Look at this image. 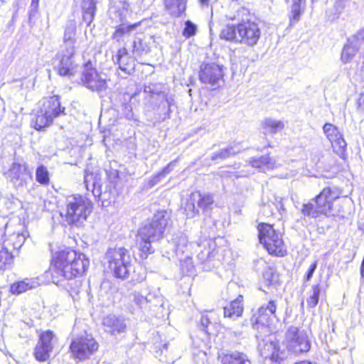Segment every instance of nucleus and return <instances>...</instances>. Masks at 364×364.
Listing matches in <instances>:
<instances>
[{
    "instance_id": "nucleus-1",
    "label": "nucleus",
    "mask_w": 364,
    "mask_h": 364,
    "mask_svg": "<svg viewBox=\"0 0 364 364\" xmlns=\"http://www.w3.org/2000/svg\"><path fill=\"white\" fill-rule=\"evenodd\" d=\"M89 265V259L82 253L68 248L57 252L53 256L50 269L53 281L58 284L63 279L72 280L82 276Z\"/></svg>"
},
{
    "instance_id": "nucleus-2",
    "label": "nucleus",
    "mask_w": 364,
    "mask_h": 364,
    "mask_svg": "<svg viewBox=\"0 0 364 364\" xmlns=\"http://www.w3.org/2000/svg\"><path fill=\"white\" fill-rule=\"evenodd\" d=\"M341 194V190L336 186L324 188L312 202L303 205L301 213L304 215L312 218L319 217L321 215L344 218V214L346 213V206L350 203L348 199L345 198V201L342 202L338 210L333 204L334 200L339 198Z\"/></svg>"
},
{
    "instance_id": "nucleus-3",
    "label": "nucleus",
    "mask_w": 364,
    "mask_h": 364,
    "mask_svg": "<svg viewBox=\"0 0 364 364\" xmlns=\"http://www.w3.org/2000/svg\"><path fill=\"white\" fill-rule=\"evenodd\" d=\"M169 219V214L167 211H158L154 214L151 222L139 229L136 235V245L141 259H146L149 255L154 252L151 243L163 237Z\"/></svg>"
},
{
    "instance_id": "nucleus-4",
    "label": "nucleus",
    "mask_w": 364,
    "mask_h": 364,
    "mask_svg": "<svg viewBox=\"0 0 364 364\" xmlns=\"http://www.w3.org/2000/svg\"><path fill=\"white\" fill-rule=\"evenodd\" d=\"M261 36L259 25L250 20L235 24L228 23L221 30L220 38L228 41L255 46Z\"/></svg>"
},
{
    "instance_id": "nucleus-5",
    "label": "nucleus",
    "mask_w": 364,
    "mask_h": 364,
    "mask_svg": "<svg viewBox=\"0 0 364 364\" xmlns=\"http://www.w3.org/2000/svg\"><path fill=\"white\" fill-rule=\"evenodd\" d=\"M108 179L110 181L109 184L102 185L101 173L99 171L95 172H90L88 169L85 171L84 183L87 191H91L95 198L101 200L104 205L106 202L111 203L114 199L115 183L118 179V171L117 170L107 171Z\"/></svg>"
},
{
    "instance_id": "nucleus-6",
    "label": "nucleus",
    "mask_w": 364,
    "mask_h": 364,
    "mask_svg": "<svg viewBox=\"0 0 364 364\" xmlns=\"http://www.w3.org/2000/svg\"><path fill=\"white\" fill-rule=\"evenodd\" d=\"M65 108L61 106L60 97L53 95L43 100L32 123L36 130L49 127L53 120L65 115Z\"/></svg>"
},
{
    "instance_id": "nucleus-7",
    "label": "nucleus",
    "mask_w": 364,
    "mask_h": 364,
    "mask_svg": "<svg viewBox=\"0 0 364 364\" xmlns=\"http://www.w3.org/2000/svg\"><path fill=\"white\" fill-rule=\"evenodd\" d=\"M92 203L81 196H71L66 200L65 220L69 225H80L92 212Z\"/></svg>"
},
{
    "instance_id": "nucleus-8",
    "label": "nucleus",
    "mask_w": 364,
    "mask_h": 364,
    "mask_svg": "<svg viewBox=\"0 0 364 364\" xmlns=\"http://www.w3.org/2000/svg\"><path fill=\"white\" fill-rule=\"evenodd\" d=\"M108 268L116 278L124 279L128 277L132 259L128 250L124 247L109 248L105 255Z\"/></svg>"
},
{
    "instance_id": "nucleus-9",
    "label": "nucleus",
    "mask_w": 364,
    "mask_h": 364,
    "mask_svg": "<svg viewBox=\"0 0 364 364\" xmlns=\"http://www.w3.org/2000/svg\"><path fill=\"white\" fill-rule=\"evenodd\" d=\"M259 239L261 244L267 249L270 255L283 257L287 250L282 236L279 231H276L272 225L267 223H260L258 225Z\"/></svg>"
},
{
    "instance_id": "nucleus-10",
    "label": "nucleus",
    "mask_w": 364,
    "mask_h": 364,
    "mask_svg": "<svg viewBox=\"0 0 364 364\" xmlns=\"http://www.w3.org/2000/svg\"><path fill=\"white\" fill-rule=\"evenodd\" d=\"M98 348L97 342L90 335L74 338L70 346L73 356L80 360L89 358L98 350Z\"/></svg>"
},
{
    "instance_id": "nucleus-11",
    "label": "nucleus",
    "mask_w": 364,
    "mask_h": 364,
    "mask_svg": "<svg viewBox=\"0 0 364 364\" xmlns=\"http://www.w3.org/2000/svg\"><path fill=\"white\" fill-rule=\"evenodd\" d=\"M81 81L86 88L100 95L107 89L106 79L92 68L90 63L85 64L81 74Z\"/></svg>"
},
{
    "instance_id": "nucleus-12",
    "label": "nucleus",
    "mask_w": 364,
    "mask_h": 364,
    "mask_svg": "<svg viewBox=\"0 0 364 364\" xmlns=\"http://www.w3.org/2000/svg\"><path fill=\"white\" fill-rule=\"evenodd\" d=\"M285 342L288 351L296 354L307 352L311 347L306 334L293 326H290L286 333Z\"/></svg>"
},
{
    "instance_id": "nucleus-13",
    "label": "nucleus",
    "mask_w": 364,
    "mask_h": 364,
    "mask_svg": "<svg viewBox=\"0 0 364 364\" xmlns=\"http://www.w3.org/2000/svg\"><path fill=\"white\" fill-rule=\"evenodd\" d=\"M4 174L16 188L23 187L32 177L31 171L23 161L11 163Z\"/></svg>"
},
{
    "instance_id": "nucleus-14",
    "label": "nucleus",
    "mask_w": 364,
    "mask_h": 364,
    "mask_svg": "<svg viewBox=\"0 0 364 364\" xmlns=\"http://www.w3.org/2000/svg\"><path fill=\"white\" fill-rule=\"evenodd\" d=\"M277 307V301L272 299L269 300L267 304H262L251 318L253 328L258 330L259 326L262 328L268 327L271 324L273 318L279 321L276 314Z\"/></svg>"
},
{
    "instance_id": "nucleus-15",
    "label": "nucleus",
    "mask_w": 364,
    "mask_h": 364,
    "mask_svg": "<svg viewBox=\"0 0 364 364\" xmlns=\"http://www.w3.org/2000/svg\"><path fill=\"white\" fill-rule=\"evenodd\" d=\"M75 50L70 52V50L68 51L64 48L60 49L57 53L56 59L58 62L54 68L59 75L63 77L74 75L75 73Z\"/></svg>"
},
{
    "instance_id": "nucleus-16",
    "label": "nucleus",
    "mask_w": 364,
    "mask_h": 364,
    "mask_svg": "<svg viewBox=\"0 0 364 364\" xmlns=\"http://www.w3.org/2000/svg\"><path fill=\"white\" fill-rule=\"evenodd\" d=\"M323 131L327 139L331 143L334 151L341 158L345 159V151L347 144L338 127L330 123H326L323 127Z\"/></svg>"
},
{
    "instance_id": "nucleus-17",
    "label": "nucleus",
    "mask_w": 364,
    "mask_h": 364,
    "mask_svg": "<svg viewBox=\"0 0 364 364\" xmlns=\"http://www.w3.org/2000/svg\"><path fill=\"white\" fill-rule=\"evenodd\" d=\"M109 12L112 18H118L119 21L121 22L120 25L116 28L115 31L112 36V38L117 42L122 41L124 36H129L130 33L140 24V23H136L127 25L122 23L126 18L127 13V10L124 8L118 11L115 9H111Z\"/></svg>"
},
{
    "instance_id": "nucleus-18",
    "label": "nucleus",
    "mask_w": 364,
    "mask_h": 364,
    "mask_svg": "<svg viewBox=\"0 0 364 364\" xmlns=\"http://www.w3.org/2000/svg\"><path fill=\"white\" fill-rule=\"evenodd\" d=\"M223 72L221 66L215 63L202 64L199 72V79L204 84L211 86L218 85L223 80Z\"/></svg>"
},
{
    "instance_id": "nucleus-19",
    "label": "nucleus",
    "mask_w": 364,
    "mask_h": 364,
    "mask_svg": "<svg viewBox=\"0 0 364 364\" xmlns=\"http://www.w3.org/2000/svg\"><path fill=\"white\" fill-rule=\"evenodd\" d=\"M114 63L119 65V69L124 73V75L118 73V76L121 78H126L127 75H130L134 71V61L129 55L126 48H119L115 56L113 57Z\"/></svg>"
},
{
    "instance_id": "nucleus-20",
    "label": "nucleus",
    "mask_w": 364,
    "mask_h": 364,
    "mask_svg": "<svg viewBox=\"0 0 364 364\" xmlns=\"http://www.w3.org/2000/svg\"><path fill=\"white\" fill-rule=\"evenodd\" d=\"M260 354L265 359L269 358L275 363H279L287 356L286 350H281L275 341L266 342L260 349Z\"/></svg>"
},
{
    "instance_id": "nucleus-21",
    "label": "nucleus",
    "mask_w": 364,
    "mask_h": 364,
    "mask_svg": "<svg viewBox=\"0 0 364 364\" xmlns=\"http://www.w3.org/2000/svg\"><path fill=\"white\" fill-rule=\"evenodd\" d=\"M152 36H138L134 38L132 43V55L135 59L141 58L151 52V42Z\"/></svg>"
},
{
    "instance_id": "nucleus-22",
    "label": "nucleus",
    "mask_w": 364,
    "mask_h": 364,
    "mask_svg": "<svg viewBox=\"0 0 364 364\" xmlns=\"http://www.w3.org/2000/svg\"><path fill=\"white\" fill-rule=\"evenodd\" d=\"M102 325L105 331L111 335L124 333L127 328L124 320L112 314H109L103 318Z\"/></svg>"
},
{
    "instance_id": "nucleus-23",
    "label": "nucleus",
    "mask_w": 364,
    "mask_h": 364,
    "mask_svg": "<svg viewBox=\"0 0 364 364\" xmlns=\"http://www.w3.org/2000/svg\"><path fill=\"white\" fill-rule=\"evenodd\" d=\"M192 200H196L198 208L200 209L204 213H209L213 209L215 202L213 194L200 191L192 193Z\"/></svg>"
},
{
    "instance_id": "nucleus-24",
    "label": "nucleus",
    "mask_w": 364,
    "mask_h": 364,
    "mask_svg": "<svg viewBox=\"0 0 364 364\" xmlns=\"http://www.w3.org/2000/svg\"><path fill=\"white\" fill-rule=\"evenodd\" d=\"M40 285L37 278H26L23 280L18 281L10 287V291L13 294H20L28 290L35 289Z\"/></svg>"
},
{
    "instance_id": "nucleus-25",
    "label": "nucleus",
    "mask_w": 364,
    "mask_h": 364,
    "mask_svg": "<svg viewBox=\"0 0 364 364\" xmlns=\"http://www.w3.org/2000/svg\"><path fill=\"white\" fill-rule=\"evenodd\" d=\"M171 245L173 246V251L177 255L188 253L189 247L191 245L188 243L187 236L183 232H178L173 236Z\"/></svg>"
},
{
    "instance_id": "nucleus-26",
    "label": "nucleus",
    "mask_w": 364,
    "mask_h": 364,
    "mask_svg": "<svg viewBox=\"0 0 364 364\" xmlns=\"http://www.w3.org/2000/svg\"><path fill=\"white\" fill-rule=\"evenodd\" d=\"M284 123L271 117L264 119L261 122V128L264 135H274L284 129Z\"/></svg>"
},
{
    "instance_id": "nucleus-27",
    "label": "nucleus",
    "mask_w": 364,
    "mask_h": 364,
    "mask_svg": "<svg viewBox=\"0 0 364 364\" xmlns=\"http://www.w3.org/2000/svg\"><path fill=\"white\" fill-rule=\"evenodd\" d=\"M242 302L243 296L239 295L235 300L224 307V316L232 318L240 316L243 312Z\"/></svg>"
},
{
    "instance_id": "nucleus-28",
    "label": "nucleus",
    "mask_w": 364,
    "mask_h": 364,
    "mask_svg": "<svg viewBox=\"0 0 364 364\" xmlns=\"http://www.w3.org/2000/svg\"><path fill=\"white\" fill-rule=\"evenodd\" d=\"M187 0H165V9L173 17L181 16L186 9Z\"/></svg>"
},
{
    "instance_id": "nucleus-29",
    "label": "nucleus",
    "mask_w": 364,
    "mask_h": 364,
    "mask_svg": "<svg viewBox=\"0 0 364 364\" xmlns=\"http://www.w3.org/2000/svg\"><path fill=\"white\" fill-rule=\"evenodd\" d=\"M82 18L83 21L89 26L92 22L96 10H97V1L96 0H82Z\"/></svg>"
},
{
    "instance_id": "nucleus-30",
    "label": "nucleus",
    "mask_w": 364,
    "mask_h": 364,
    "mask_svg": "<svg viewBox=\"0 0 364 364\" xmlns=\"http://www.w3.org/2000/svg\"><path fill=\"white\" fill-rule=\"evenodd\" d=\"M26 238V236L23 232H14L13 233L9 234L8 238L4 241L3 245H4L5 247L9 248L11 251V249L17 250L22 247Z\"/></svg>"
},
{
    "instance_id": "nucleus-31",
    "label": "nucleus",
    "mask_w": 364,
    "mask_h": 364,
    "mask_svg": "<svg viewBox=\"0 0 364 364\" xmlns=\"http://www.w3.org/2000/svg\"><path fill=\"white\" fill-rule=\"evenodd\" d=\"M75 31L76 28L74 23H70L65 28L63 38V44L61 46L60 49L64 48L70 52L75 50Z\"/></svg>"
},
{
    "instance_id": "nucleus-32",
    "label": "nucleus",
    "mask_w": 364,
    "mask_h": 364,
    "mask_svg": "<svg viewBox=\"0 0 364 364\" xmlns=\"http://www.w3.org/2000/svg\"><path fill=\"white\" fill-rule=\"evenodd\" d=\"M222 364H251V361L246 354L235 351L224 355Z\"/></svg>"
},
{
    "instance_id": "nucleus-33",
    "label": "nucleus",
    "mask_w": 364,
    "mask_h": 364,
    "mask_svg": "<svg viewBox=\"0 0 364 364\" xmlns=\"http://www.w3.org/2000/svg\"><path fill=\"white\" fill-rule=\"evenodd\" d=\"M291 11L289 13L290 26L296 23L301 18V14L304 11V3L302 5V0H291Z\"/></svg>"
},
{
    "instance_id": "nucleus-34",
    "label": "nucleus",
    "mask_w": 364,
    "mask_h": 364,
    "mask_svg": "<svg viewBox=\"0 0 364 364\" xmlns=\"http://www.w3.org/2000/svg\"><path fill=\"white\" fill-rule=\"evenodd\" d=\"M131 100L132 96L129 93H119L118 95V100L121 106L122 113L128 119H131L133 117L132 107L130 105Z\"/></svg>"
},
{
    "instance_id": "nucleus-35",
    "label": "nucleus",
    "mask_w": 364,
    "mask_h": 364,
    "mask_svg": "<svg viewBox=\"0 0 364 364\" xmlns=\"http://www.w3.org/2000/svg\"><path fill=\"white\" fill-rule=\"evenodd\" d=\"M159 97L161 99V102L159 106V109L161 110L159 116L157 118L159 121H164L166 118L169 117L171 112V106L172 105L173 100L165 96L164 94H159Z\"/></svg>"
},
{
    "instance_id": "nucleus-36",
    "label": "nucleus",
    "mask_w": 364,
    "mask_h": 364,
    "mask_svg": "<svg viewBox=\"0 0 364 364\" xmlns=\"http://www.w3.org/2000/svg\"><path fill=\"white\" fill-rule=\"evenodd\" d=\"M358 47H356V46H354L349 43L348 41H347V43L343 46V48L341 54V62L344 64L350 63L353 60L357 52L358 51Z\"/></svg>"
},
{
    "instance_id": "nucleus-37",
    "label": "nucleus",
    "mask_w": 364,
    "mask_h": 364,
    "mask_svg": "<svg viewBox=\"0 0 364 364\" xmlns=\"http://www.w3.org/2000/svg\"><path fill=\"white\" fill-rule=\"evenodd\" d=\"M13 257L12 252L4 245L0 244V270L10 265L13 262Z\"/></svg>"
},
{
    "instance_id": "nucleus-38",
    "label": "nucleus",
    "mask_w": 364,
    "mask_h": 364,
    "mask_svg": "<svg viewBox=\"0 0 364 364\" xmlns=\"http://www.w3.org/2000/svg\"><path fill=\"white\" fill-rule=\"evenodd\" d=\"M211 245L215 246V243L211 242L210 240H204L200 244H198L197 247H200L202 245L203 247V250H201L197 255L198 259L203 263L207 261L210 257L212 252H210Z\"/></svg>"
},
{
    "instance_id": "nucleus-39",
    "label": "nucleus",
    "mask_w": 364,
    "mask_h": 364,
    "mask_svg": "<svg viewBox=\"0 0 364 364\" xmlns=\"http://www.w3.org/2000/svg\"><path fill=\"white\" fill-rule=\"evenodd\" d=\"M177 161H171L166 167H165L160 173H157L154 176L148 183L149 187H153L154 186L158 184L161 182V179L164 178L170 171L176 166V162Z\"/></svg>"
},
{
    "instance_id": "nucleus-40",
    "label": "nucleus",
    "mask_w": 364,
    "mask_h": 364,
    "mask_svg": "<svg viewBox=\"0 0 364 364\" xmlns=\"http://www.w3.org/2000/svg\"><path fill=\"white\" fill-rule=\"evenodd\" d=\"M240 152V148L237 146H230L222 149L220 151L215 153L212 159H223L225 158L234 157L235 154Z\"/></svg>"
},
{
    "instance_id": "nucleus-41",
    "label": "nucleus",
    "mask_w": 364,
    "mask_h": 364,
    "mask_svg": "<svg viewBox=\"0 0 364 364\" xmlns=\"http://www.w3.org/2000/svg\"><path fill=\"white\" fill-rule=\"evenodd\" d=\"M51 352L52 350L49 349V347H45L37 343L34 350V355L37 360L40 362H45L50 358Z\"/></svg>"
},
{
    "instance_id": "nucleus-42",
    "label": "nucleus",
    "mask_w": 364,
    "mask_h": 364,
    "mask_svg": "<svg viewBox=\"0 0 364 364\" xmlns=\"http://www.w3.org/2000/svg\"><path fill=\"white\" fill-rule=\"evenodd\" d=\"M263 278L267 285H274L277 283L279 280V276L273 267H267L263 272Z\"/></svg>"
},
{
    "instance_id": "nucleus-43",
    "label": "nucleus",
    "mask_w": 364,
    "mask_h": 364,
    "mask_svg": "<svg viewBox=\"0 0 364 364\" xmlns=\"http://www.w3.org/2000/svg\"><path fill=\"white\" fill-rule=\"evenodd\" d=\"M36 181L42 185L48 184L49 183L50 178L47 168L43 165L39 166L36 168Z\"/></svg>"
},
{
    "instance_id": "nucleus-44",
    "label": "nucleus",
    "mask_w": 364,
    "mask_h": 364,
    "mask_svg": "<svg viewBox=\"0 0 364 364\" xmlns=\"http://www.w3.org/2000/svg\"><path fill=\"white\" fill-rule=\"evenodd\" d=\"M196 200H192V193L190 195L186 203L185 204L184 211L188 218H194L198 214L199 208L196 206Z\"/></svg>"
},
{
    "instance_id": "nucleus-45",
    "label": "nucleus",
    "mask_w": 364,
    "mask_h": 364,
    "mask_svg": "<svg viewBox=\"0 0 364 364\" xmlns=\"http://www.w3.org/2000/svg\"><path fill=\"white\" fill-rule=\"evenodd\" d=\"M54 334L51 331H46L40 335L38 343L45 347H49V349L53 350V340Z\"/></svg>"
},
{
    "instance_id": "nucleus-46",
    "label": "nucleus",
    "mask_w": 364,
    "mask_h": 364,
    "mask_svg": "<svg viewBox=\"0 0 364 364\" xmlns=\"http://www.w3.org/2000/svg\"><path fill=\"white\" fill-rule=\"evenodd\" d=\"M319 284L312 286V294L307 299L306 303L309 308H314L318 303L320 295Z\"/></svg>"
},
{
    "instance_id": "nucleus-47",
    "label": "nucleus",
    "mask_w": 364,
    "mask_h": 364,
    "mask_svg": "<svg viewBox=\"0 0 364 364\" xmlns=\"http://www.w3.org/2000/svg\"><path fill=\"white\" fill-rule=\"evenodd\" d=\"M133 301L141 309H149L151 308V300L147 297L143 296L139 293L133 294Z\"/></svg>"
},
{
    "instance_id": "nucleus-48",
    "label": "nucleus",
    "mask_w": 364,
    "mask_h": 364,
    "mask_svg": "<svg viewBox=\"0 0 364 364\" xmlns=\"http://www.w3.org/2000/svg\"><path fill=\"white\" fill-rule=\"evenodd\" d=\"M198 26L191 21L188 20L185 22V26L182 34L186 38H189L196 34Z\"/></svg>"
},
{
    "instance_id": "nucleus-49",
    "label": "nucleus",
    "mask_w": 364,
    "mask_h": 364,
    "mask_svg": "<svg viewBox=\"0 0 364 364\" xmlns=\"http://www.w3.org/2000/svg\"><path fill=\"white\" fill-rule=\"evenodd\" d=\"M272 162L273 161H248V164L261 171H265L267 168L272 167Z\"/></svg>"
},
{
    "instance_id": "nucleus-50",
    "label": "nucleus",
    "mask_w": 364,
    "mask_h": 364,
    "mask_svg": "<svg viewBox=\"0 0 364 364\" xmlns=\"http://www.w3.org/2000/svg\"><path fill=\"white\" fill-rule=\"evenodd\" d=\"M348 41L360 48L362 43L364 42V28L359 30L356 34L349 38Z\"/></svg>"
},
{
    "instance_id": "nucleus-51",
    "label": "nucleus",
    "mask_w": 364,
    "mask_h": 364,
    "mask_svg": "<svg viewBox=\"0 0 364 364\" xmlns=\"http://www.w3.org/2000/svg\"><path fill=\"white\" fill-rule=\"evenodd\" d=\"M339 171L338 167L333 166L331 167V170H326L325 172L319 173L318 171H316L315 172H310L309 174L313 176H321L325 178H331L335 176Z\"/></svg>"
},
{
    "instance_id": "nucleus-52",
    "label": "nucleus",
    "mask_w": 364,
    "mask_h": 364,
    "mask_svg": "<svg viewBox=\"0 0 364 364\" xmlns=\"http://www.w3.org/2000/svg\"><path fill=\"white\" fill-rule=\"evenodd\" d=\"M181 260V265L183 269H184L185 264L186 265V273H191L193 269V265L192 262V259L191 257H189L188 255H186L184 259H180Z\"/></svg>"
},
{
    "instance_id": "nucleus-53",
    "label": "nucleus",
    "mask_w": 364,
    "mask_h": 364,
    "mask_svg": "<svg viewBox=\"0 0 364 364\" xmlns=\"http://www.w3.org/2000/svg\"><path fill=\"white\" fill-rule=\"evenodd\" d=\"M316 267H317V261L316 260V261H314V262H313L310 265V267L304 277V279L305 282H309L311 279V277H312L315 270L316 269Z\"/></svg>"
},
{
    "instance_id": "nucleus-54",
    "label": "nucleus",
    "mask_w": 364,
    "mask_h": 364,
    "mask_svg": "<svg viewBox=\"0 0 364 364\" xmlns=\"http://www.w3.org/2000/svg\"><path fill=\"white\" fill-rule=\"evenodd\" d=\"M200 326L203 328H202L203 331L208 333L207 328L210 323L209 316L208 315H202V316L200 318Z\"/></svg>"
},
{
    "instance_id": "nucleus-55",
    "label": "nucleus",
    "mask_w": 364,
    "mask_h": 364,
    "mask_svg": "<svg viewBox=\"0 0 364 364\" xmlns=\"http://www.w3.org/2000/svg\"><path fill=\"white\" fill-rule=\"evenodd\" d=\"M39 0H31V9L29 11V16L31 18L33 15L36 12L38 6Z\"/></svg>"
},
{
    "instance_id": "nucleus-56",
    "label": "nucleus",
    "mask_w": 364,
    "mask_h": 364,
    "mask_svg": "<svg viewBox=\"0 0 364 364\" xmlns=\"http://www.w3.org/2000/svg\"><path fill=\"white\" fill-rule=\"evenodd\" d=\"M210 0H200L202 5H208Z\"/></svg>"
},
{
    "instance_id": "nucleus-57",
    "label": "nucleus",
    "mask_w": 364,
    "mask_h": 364,
    "mask_svg": "<svg viewBox=\"0 0 364 364\" xmlns=\"http://www.w3.org/2000/svg\"><path fill=\"white\" fill-rule=\"evenodd\" d=\"M320 162H321V164H323L322 161L318 160V162L316 163V165H318Z\"/></svg>"
},
{
    "instance_id": "nucleus-58",
    "label": "nucleus",
    "mask_w": 364,
    "mask_h": 364,
    "mask_svg": "<svg viewBox=\"0 0 364 364\" xmlns=\"http://www.w3.org/2000/svg\"><path fill=\"white\" fill-rule=\"evenodd\" d=\"M269 208V206H267V205H264V206L263 207L264 210H265L266 208Z\"/></svg>"
},
{
    "instance_id": "nucleus-59",
    "label": "nucleus",
    "mask_w": 364,
    "mask_h": 364,
    "mask_svg": "<svg viewBox=\"0 0 364 364\" xmlns=\"http://www.w3.org/2000/svg\"><path fill=\"white\" fill-rule=\"evenodd\" d=\"M231 20H234L235 18V17H230V18Z\"/></svg>"
},
{
    "instance_id": "nucleus-60",
    "label": "nucleus",
    "mask_w": 364,
    "mask_h": 364,
    "mask_svg": "<svg viewBox=\"0 0 364 364\" xmlns=\"http://www.w3.org/2000/svg\"><path fill=\"white\" fill-rule=\"evenodd\" d=\"M144 279V277H141V280H143Z\"/></svg>"
},
{
    "instance_id": "nucleus-61",
    "label": "nucleus",
    "mask_w": 364,
    "mask_h": 364,
    "mask_svg": "<svg viewBox=\"0 0 364 364\" xmlns=\"http://www.w3.org/2000/svg\"><path fill=\"white\" fill-rule=\"evenodd\" d=\"M259 160L264 159L263 157L259 159Z\"/></svg>"
}]
</instances>
